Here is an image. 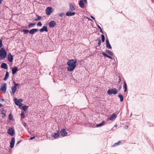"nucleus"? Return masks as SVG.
Here are the masks:
<instances>
[{"mask_svg":"<svg viewBox=\"0 0 154 154\" xmlns=\"http://www.w3.org/2000/svg\"><path fill=\"white\" fill-rule=\"evenodd\" d=\"M76 62L77 60L75 59L69 60L67 63V64L69 66L67 68L68 71L69 72H72L73 71L76 67Z\"/></svg>","mask_w":154,"mask_h":154,"instance_id":"obj_1","label":"nucleus"},{"mask_svg":"<svg viewBox=\"0 0 154 154\" xmlns=\"http://www.w3.org/2000/svg\"><path fill=\"white\" fill-rule=\"evenodd\" d=\"M69 11L66 12V15L68 16L74 15L75 14V13L73 11L75 10V8L71 3H69Z\"/></svg>","mask_w":154,"mask_h":154,"instance_id":"obj_2","label":"nucleus"},{"mask_svg":"<svg viewBox=\"0 0 154 154\" xmlns=\"http://www.w3.org/2000/svg\"><path fill=\"white\" fill-rule=\"evenodd\" d=\"M7 53L3 48H2L0 50V59H4L6 56Z\"/></svg>","mask_w":154,"mask_h":154,"instance_id":"obj_3","label":"nucleus"},{"mask_svg":"<svg viewBox=\"0 0 154 154\" xmlns=\"http://www.w3.org/2000/svg\"><path fill=\"white\" fill-rule=\"evenodd\" d=\"M118 93L117 90L116 88H110L107 91V94L109 95L112 94L115 95Z\"/></svg>","mask_w":154,"mask_h":154,"instance_id":"obj_4","label":"nucleus"},{"mask_svg":"<svg viewBox=\"0 0 154 154\" xmlns=\"http://www.w3.org/2000/svg\"><path fill=\"white\" fill-rule=\"evenodd\" d=\"M8 133L11 136H13L15 134L14 129L12 128H9L7 131Z\"/></svg>","mask_w":154,"mask_h":154,"instance_id":"obj_5","label":"nucleus"},{"mask_svg":"<svg viewBox=\"0 0 154 154\" xmlns=\"http://www.w3.org/2000/svg\"><path fill=\"white\" fill-rule=\"evenodd\" d=\"M7 89V86L6 83L4 84L3 85H2L0 88V90L3 91L4 93L5 92Z\"/></svg>","mask_w":154,"mask_h":154,"instance_id":"obj_6","label":"nucleus"},{"mask_svg":"<svg viewBox=\"0 0 154 154\" xmlns=\"http://www.w3.org/2000/svg\"><path fill=\"white\" fill-rule=\"evenodd\" d=\"M52 11V8L50 7H48L46 10V13L47 15H50Z\"/></svg>","mask_w":154,"mask_h":154,"instance_id":"obj_7","label":"nucleus"},{"mask_svg":"<svg viewBox=\"0 0 154 154\" xmlns=\"http://www.w3.org/2000/svg\"><path fill=\"white\" fill-rule=\"evenodd\" d=\"M14 101L15 104L17 106H18L20 107H21L22 105V104L20 103V101L18 100L16 98H15L14 99Z\"/></svg>","mask_w":154,"mask_h":154,"instance_id":"obj_8","label":"nucleus"},{"mask_svg":"<svg viewBox=\"0 0 154 154\" xmlns=\"http://www.w3.org/2000/svg\"><path fill=\"white\" fill-rule=\"evenodd\" d=\"M14 143L15 138L14 137H12L11 139V142L10 143V147L11 148H12L14 147Z\"/></svg>","mask_w":154,"mask_h":154,"instance_id":"obj_9","label":"nucleus"},{"mask_svg":"<svg viewBox=\"0 0 154 154\" xmlns=\"http://www.w3.org/2000/svg\"><path fill=\"white\" fill-rule=\"evenodd\" d=\"M8 60L10 62H11L13 61V56H12L11 53H9L8 55Z\"/></svg>","mask_w":154,"mask_h":154,"instance_id":"obj_10","label":"nucleus"},{"mask_svg":"<svg viewBox=\"0 0 154 154\" xmlns=\"http://www.w3.org/2000/svg\"><path fill=\"white\" fill-rule=\"evenodd\" d=\"M106 47L108 49H112L111 46L109 42V41L108 39H106Z\"/></svg>","mask_w":154,"mask_h":154,"instance_id":"obj_11","label":"nucleus"},{"mask_svg":"<svg viewBox=\"0 0 154 154\" xmlns=\"http://www.w3.org/2000/svg\"><path fill=\"white\" fill-rule=\"evenodd\" d=\"M49 26L50 27H54L56 25V23L54 21H52L49 22Z\"/></svg>","mask_w":154,"mask_h":154,"instance_id":"obj_12","label":"nucleus"},{"mask_svg":"<svg viewBox=\"0 0 154 154\" xmlns=\"http://www.w3.org/2000/svg\"><path fill=\"white\" fill-rule=\"evenodd\" d=\"M61 134L63 137H65L67 135V133L64 129H62L61 132Z\"/></svg>","mask_w":154,"mask_h":154,"instance_id":"obj_13","label":"nucleus"},{"mask_svg":"<svg viewBox=\"0 0 154 154\" xmlns=\"http://www.w3.org/2000/svg\"><path fill=\"white\" fill-rule=\"evenodd\" d=\"M18 70V68L17 67H14L12 69V73L13 74H15Z\"/></svg>","mask_w":154,"mask_h":154,"instance_id":"obj_14","label":"nucleus"},{"mask_svg":"<svg viewBox=\"0 0 154 154\" xmlns=\"http://www.w3.org/2000/svg\"><path fill=\"white\" fill-rule=\"evenodd\" d=\"M116 118V115L114 113L110 116L109 118V119L110 120L113 121V120H114Z\"/></svg>","mask_w":154,"mask_h":154,"instance_id":"obj_15","label":"nucleus"},{"mask_svg":"<svg viewBox=\"0 0 154 154\" xmlns=\"http://www.w3.org/2000/svg\"><path fill=\"white\" fill-rule=\"evenodd\" d=\"M39 31L41 32H43L44 31L47 32H48V30L47 27L45 26H44L42 29H40Z\"/></svg>","mask_w":154,"mask_h":154,"instance_id":"obj_16","label":"nucleus"},{"mask_svg":"<svg viewBox=\"0 0 154 154\" xmlns=\"http://www.w3.org/2000/svg\"><path fill=\"white\" fill-rule=\"evenodd\" d=\"M38 31L37 29H33L29 31V33L31 34H33Z\"/></svg>","mask_w":154,"mask_h":154,"instance_id":"obj_17","label":"nucleus"},{"mask_svg":"<svg viewBox=\"0 0 154 154\" xmlns=\"http://www.w3.org/2000/svg\"><path fill=\"white\" fill-rule=\"evenodd\" d=\"M1 67L2 68L5 69H7L8 68V66L7 64L4 63H2L1 64Z\"/></svg>","mask_w":154,"mask_h":154,"instance_id":"obj_18","label":"nucleus"},{"mask_svg":"<svg viewBox=\"0 0 154 154\" xmlns=\"http://www.w3.org/2000/svg\"><path fill=\"white\" fill-rule=\"evenodd\" d=\"M17 88L15 87H13L11 88L12 91L11 92L12 95H13L14 94L15 92L17 90Z\"/></svg>","mask_w":154,"mask_h":154,"instance_id":"obj_19","label":"nucleus"},{"mask_svg":"<svg viewBox=\"0 0 154 154\" xmlns=\"http://www.w3.org/2000/svg\"><path fill=\"white\" fill-rule=\"evenodd\" d=\"M60 135V133L59 131H57V133H54V135H53V137L55 138H56L58 137Z\"/></svg>","mask_w":154,"mask_h":154,"instance_id":"obj_20","label":"nucleus"},{"mask_svg":"<svg viewBox=\"0 0 154 154\" xmlns=\"http://www.w3.org/2000/svg\"><path fill=\"white\" fill-rule=\"evenodd\" d=\"M79 5L82 8H83L84 7V4L83 1L82 0L80 1L79 3Z\"/></svg>","mask_w":154,"mask_h":154,"instance_id":"obj_21","label":"nucleus"},{"mask_svg":"<svg viewBox=\"0 0 154 154\" xmlns=\"http://www.w3.org/2000/svg\"><path fill=\"white\" fill-rule=\"evenodd\" d=\"M9 76V73L8 72H7L6 73V74L5 76V77L4 78V80L5 81H6L7 80V79L8 78Z\"/></svg>","mask_w":154,"mask_h":154,"instance_id":"obj_22","label":"nucleus"},{"mask_svg":"<svg viewBox=\"0 0 154 154\" xmlns=\"http://www.w3.org/2000/svg\"><path fill=\"white\" fill-rule=\"evenodd\" d=\"M104 123H105V122L104 121H103L102 122H101L99 124H97L96 125V127H100L101 126H102L104 125Z\"/></svg>","mask_w":154,"mask_h":154,"instance_id":"obj_23","label":"nucleus"},{"mask_svg":"<svg viewBox=\"0 0 154 154\" xmlns=\"http://www.w3.org/2000/svg\"><path fill=\"white\" fill-rule=\"evenodd\" d=\"M102 54L104 56H106V57H108L110 59H112V58L110 56H109L107 54H106L105 53H104V52Z\"/></svg>","mask_w":154,"mask_h":154,"instance_id":"obj_24","label":"nucleus"},{"mask_svg":"<svg viewBox=\"0 0 154 154\" xmlns=\"http://www.w3.org/2000/svg\"><path fill=\"white\" fill-rule=\"evenodd\" d=\"M118 97H119L120 99V101L121 102H122L123 100V97L121 94H119L118 95Z\"/></svg>","mask_w":154,"mask_h":154,"instance_id":"obj_25","label":"nucleus"},{"mask_svg":"<svg viewBox=\"0 0 154 154\" xmlns=\"http://www.w3.org/2000/svg\"><path fill=\"white\" fill-rule=\"evenodd\" d=\"M124 88L125 89L124 92H126V91H127V84L125 82L124 83Z\"/></svg>","mask_w":154,"mask_h":154,"instance_id":"obj_26","label":"nucleus"},{"mask_svg":"<svg viewBox=\"0 0 154 154\" xmlns=\"http://www.w3.org/2000/svg\"><path fill=\"white\" fill-rule=\"evenodd\" d=\"M120 143H121V141H119L118 142L115 143H114V144L112 146V147H115V146H116L119 145Z\"/></svg>","mask_w":154,"mask_h":154,"instance_id":"obj_27","label":"nucleus"},{"mask_svg":"<svg viewBox=\"0 0 154 154\" xmlns=\"http://www.w3.org/2000/svg\"><path fill=\"white\" fill-rule=\"evenodd\" d=\"M106 52L107 53H108L110 55H112V56L113 55V53L111 51H110L109 50H106Z\"/></svg>","mask_w":154,"mask_h":154,"instance_id":"obj_28","label":"nucleus"},{"mask_svg":"<svg viewBox=\"0 0 154 154\" xmlns=\"http://www.w3.org/2000/svg\"><path fill=\"white\" fill-rule=\"evenodd\" d=\"M36 16L38 17L37 19H34V20L35 21H37L38 20H39L41 19V17L40 16H38L37 15H36Z\"/></svg>","mask_w":154,"mask_h":154,"instance_id":"obj_29","label":"nucleus"},{"mask_svg":"<svg viewBox=\"0 0 154 154\" xmlns=\"http://www.w3.org/2000/svg\"><path fill=\"white\" fill-rule=\"evenodd\" d=\"M35 25V23H30L29 25V27H33Z\"/></svg>","mask_w":154,"mask_h":154,"instance_id":"obj_30","label":"nucleus"},{"mask_svg":"<svg viewBox=\"0 0 154 154\" xmlns=\"http://www.w3.org/2000/svg\"><path fill=\"white\" fill-rule=\"evenodd\" d=\"M9 119L10 120H12L13 119V116L11 114H10L9 115Z\"/></svg>","mask_w":154,"mask_h":154,"instance_id":"obj_31","label":"nucleus"},{"mask_svg":"<svg viewBox=\"0 0 154 154\" xmlns=\"http://www.w3.org/2000/svg\"><path fill=\"white\" fill-rule=\"evenodd\" d=\"M101 36L102 37V42H104L105 40V38L103 34H102L101 35Z\"/></svg>","mask_w":154,"mask_h":154,"instance_id":"obj_32","label":"nucleus"},{"mask_svg":"<svg viewBox=\"0 0 154 154\" xmlns=\"http://www.w3.org/2000/svg\"><path fill=\"white\" fill-rule=\"evenodd\" d=\"M22 32H24V34H26L28 32H29V31L28 30V29H25V30H23L22 31Z\"/></svg>","mask_w":154,"mask_h":154,"instance_id":"obj_33","label":"nucleus"},{"mask_svg":"<svg viewBox=\"0 0 154 154\" xmlns=\"http://www.w3.org/2000/svg\"><path fill=\"white\" fill-rule=\"evenodd\" d=\"M28 108V107L26 106H23V110L25 111H26Z\"/></svg>","mask_w":154,"mask_h":154,"instance_id":"obj_34","label":"nucleus"},{"mask_svg":"<svg viewBox=\"0 0 154 154\" xmlns=\"http://www.w3.org/2000/svg\"><path fill=\"white\" fill-rule=\"evenodd\" d=\"M64 15H65L64 13L63 12H62L59 14V16L60 17H63Z\"/></svg>","mask_w":154,"mask_h":154,"instance_id":"obj_35","label":"nucleus"},{"mask_svg":"<svg viewBox=\"0 0 154 154\" xmlns=\"http://www.w3.org/2000/svg\"><path fill=\"white\" fill-rule=\"evenodd\" d=\"M20 115H21V117L23 118H24L25 117L24 114L23 112H22L21 113Z\"/></svg>","mask_w":154,"mask_h":154,"instance_id":"obj_36","label":"nucleus"},{"mask_svg":"<svg viewBox=\"0 0 154 154\" xmlns=\"http://www.w3.org/2000/svg\"><path fill=\"white\" fill-rule=\"evenodd\" d=\"M14 87H15L16 88H17V87L19 86V84H17L15 83V82H14Z\"/></svg>","mask_w":154,"mask_h":154,"instance_id":"obj_37","label":"nucleus"},{"mask_svg":"<svg viewBox=\"0 0 154 154\" xmlns=\"http://www.w3.org/2000/svg\"><path fill=\"white\" fill-rule=\"evenodd\" d=\"M42 23L40 22H39L37 24V26H42Z\"/></svg>","mask_w":154,"mask_h":154,"instance_id":"obj_38","label":"nucleus"},{"mask_svg":"<svg viewBox=\"0 0 154 154\" xmlns=\"http://www.w3.org/2000/svg\"><path fill=\"white\" fill-rule=\"evenodd\" d=\"M2 46V40L0 39V48H1Z\"/></svg>","mask_w":154,"mask_h":154,"instance_id":"obj_39","label":"nucleus"},{"mask_svg":"<svg viewBox=\"0 0 154 154\" xmlns=\"http://www.w3.org/2000/svg\"><path fill=\"white\" fill-rule=\"evenodd\" d=\"M118 78H119L118 83H119L121 81V78L120 76H119Z\"/></svg>","mask_w":154,"mask_h":154,"instance_id":"obj_40","label":"nucleus"},{"mask_svg":"<svg viewBox=\"0 0 154 154\" xmlns=\"http://www.w3.org/2000/svg\"><path fill=\"white\" fill-rule=\"evenodd\" d=\"M98 46H100L101 45V41L100 39H99L98 40Z\"/></svg>","mask_w":154,"mask_h":154,"instance_id":"obj_41","label":"nucleus"},{"mask_svg":"<svg viewBox=\"0 0 154 154\" xmlns=\"http://www.w3.org/2000/svg\"><path fill=\"white\" fill-rule=\"evenodd\" d=\"M35 137V136H34L33 137H30L29 139L30 140H32L33 139H34Z\"/></svg>","mask_w":154,"mask_h":154,"instance_id":"obj_42","label":"nucleus"},{"mask_svg":"<svg viewBox=\"0 0 154 154\" xmlns=\"http://www.w3.org/2000/svg\"><path fill=\"white\" fill-rule=\"evenodd\" d=\"M5 111H4V110H3L2 111V114L4 115V116H5Z\"/></svg>","mask_w":154,"mask_h":154,"instance_id":"obj_43","label":"nucleus"},{"mask_svg":"<svg viewBox=\"0 0 154 154\" xmlns=\"http://www.w3.org/2000/svg\"><path fill=\"white\" fill-rule=\"evenodd\" d=\"M18 100L20 101V103L23 101V100L22 99H19Z\"/></svg>","mask_w":154,"mask_h":154,"instance_id":"obj_44","label":"nucleus"},{"mask_svg":"<svg viewBox=\"0 0 154 154\" xmlns=\"http://www.w3.org/2000/svg\"><path fill=\"white\" fill-rule=\"evenodd\" d=\"M97 26L98 27V28L100 30V29H102L101 27L99 25H97Z\"/></svg>","mask_w":154,"mask_h":154,"instance_id":"obj_45","label":"nucleus"},{"mask_svg":"<svg viewBox=\"0 0 154 154\" xmlns=\"http://www.w3.org/2000/svg\"><path fill=\"white\" fill-rule=\"evenodd\" d=\"M23 126H24L25 127H26V123H24L23 124Z\"/></svg>","mask_w":154,"mask_h":154,"instance_id":"obj_46","label":"nucleus"},{"mask_svg":"<svg viewBox=\"0 0 154 154\" xmlns=\"http://www.w3.org/2000/svg\"><path fill=\"white\" fill-rule=\"evenodd\" d=\"M122 88V86L121 85H120L119 87V90H120Z\"/></svg>","mask_w":154,"mask_h":154,"instance_id":"obj_47","label":"nucleus"},{"mask_svg":"<svg viewBox=\"0 0 154 154\" xmlns=\"http://www.w3.org/2000/svg\"><path fill=\"white\" fill-rule=\"evenodd\" d=\"M21 140L18 141L17 143V145H18V144H19L21 142Z\"/></svg>","mask_w":154,"mask_h":154,"instance_id":"obj_48","label":"nucleus"},{"mask_svg":"<svg viewBox=\"0 0 154 154\" xmlns=\"http://www.w3.org/2000/svg\"><path fill=\"white\" fill-rule=\"evenodd\" d=\"M100 32H101L103 34V32L102 31V29H101L100 30Z\"/></svg>","mask_w":154,"mask_h":154,"instance_id":"obj_49","label":"nucleus"},{"mask_svg":"<svg viewBox=\"0 0 154 154\" xmlns=\"http://www.w3.org/2000/svg\"><path fill=\"white\" fill-rule=\"evenodd\" d=\"M91 18H92V19H93V20H95V18L93 16H91Z\"/></svg>","mask_w":154,"mask_h":154,"instance_id":"obj_50","label":"nucleus"},{"mask_svg":"<svg viewBox=\"0 0 154 154\" xmlns=\"http://www.w3.org/2000/svg\"><path fill=\"white\" fill-rule=\"evenodd\" d=\"M84 1L85 3H87V0H84Z\"/></svg>","mask_w":154,"mask_h":154,"instance_id":"obj_51","label":"nucleus"},{"mask_svg":"<svg viewBox=\"0 0 154 154\" xmlns=\"http://www.w3.org/2000/svg\"><path fill=\"white\" fill-rule=\"evenodd\" d=\"M2 0H0V4L2 3Z\"/></svg>","mask_w":154,"mask_h":154,"instance_id":"obj_52","label":"nucleus"},{"mask_svg":"<svg viewBox=\"0 0 154 154\" xmlns=\"http://www.w3.org/2000/svg\"><path fill=\"white\" fill-rule=\"evenodd\" d=\"M2 105L0 103V107H2Z\"/></svg>","mask_w":154,"mask_h":154,"instance_id":"obj_53","label":"nucleus"},{"mask_svg":"<svg viewBox=\"0 0 154 154\" xmlns=\"http://www.w3.org/2000/svg\"><path fill=\"white\" fill-rule=\"evenodd\" d=\"M128 126H127V127H126V128H128Z\"/></svg>","mask_w":154,"mask_h":154,"instance_id":"obj_54","label":"nucleus"},{"mask_svg":"<svg viewBox=\"0 0 154 154\" xmlns=\"http://www.w3.org/2000/svg\"><path fill=\"white\" fill-rule=\"evenodd\" d=\"M128 126H127V127H126V128H128Z\"/></svg>","mask_w":154,"mask_h":154,"instance_id":"obj_55","label":"nucleus"}]
</instances>
